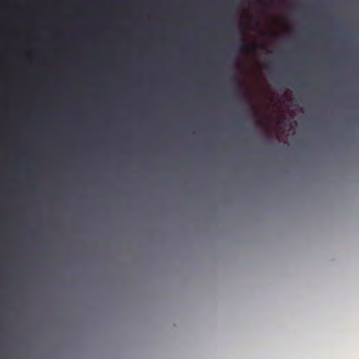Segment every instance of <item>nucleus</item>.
Wrapping results in <instances>:
<instances>
[{
	"instance_id": "7ed1b4c3",
	"label": "nucleus",
	"mask_w": 359,
	"mask_h": 359,
	"mask_svg": "<svg viewBox=\"0 0 359 359\" xmlns=\"http://www.w3.org/2000/svg\"><path fill=\"white\" fill-rule=\"evenodd\" d=\"M238 96H239V97H240L241 99H242V100H246V101H247L248 104H250L251 109H252V110L253 111V112H254V113H253V116H254L255 118H257V111H256V109H255V107L252 104L251 102H250V101L249 100V99L248 98V97H247L246 94H245V93H244L239 92V93H238Z\"/></svg>"
},
{
	"instance_id": "39448f33",
	"label": "nucleus",
	"mask_w": 359,
	"mask_h": 359,
	"mask_svg": "<svg viewBox=\"0 0 359 359\" xmlns=\"http://www.w3.org/2000/svg\"><path fill=\"white\" fill-rule=\"evenodd\" d=\"M226 32H227V30L229 29V27H231V25H234L235 24H228V23H226ZM239 25H247L248 24H238ZM255 25H259L260 24H254Z\"/></svg>"
},
{
	"instance_id": "423d86ee",
	"label": "nucleus",
	"mask_w": 359,
	"mask_h": 359,
	"mask_svg": "<svg viewBox=\"0 0 359 359\" xmlns=\"http://www.w3.org/2000/svg\"><path fill=\"white\" fill-rule=\"evenodd\" d=\"M265 137H266V139L267 140H269V141H271V140H272V139H273V135H272V134H271V133H266L265 134Z\"/></svg>"
},
{
	"instance_id": "0eeeda50",
	"label": "nucleus",
	"mask_w": 359,
	"mask_h": 359,
	"mask_svg": "<svg viewBox=\"0 0 359 359\" xmlns=\"http://www.w3.org/2000/svg\"><path fill=\"white\" fill-rule=\"evenodd\" d=\"M256 124L258 126H262V122L258 119H256Z\"/></svg>"
},
{
	"instance_id": "dca6fc26",
	"label": "nucleus",
	"mask_w": 359,
	"mask_h": 359,
	"mask_svg": "<svg viewBox=\"0 0 359 359\" xmlns=\"http://www.w3.org/2000/svg\"><path fill=\"white\" fill-rule=\"evenodd\" d=\"M161 22H162V23H164L165 22H164V21H162Z\"/></svg>"
},
{
	"instance_id": "f3484780",
	"label": "nucleus",
	"mask_w": 359,
	"mask_h": 359,
	"mask_svg": "<svg viewBox=\"0 0 359 359\" xmlns=\"http://www.w3.org/2000/svg\"><path fill=\"white\" fill-rule=\"evenodd\" d=\"M174 25H177V23H175Z\"/></svg>"
},
{
	"instance_id": "20e7f679",
	"label": "nucleus",
	"mask_w": 359,
	"mask_h": 359,
	"mask_svg": "<svg viewBox=\"0 0 359 359\" xmlns=\"http://www.w3.org/2000/svg\"><path fill=\"white\" fill-rule=\"evenodd\" d=\"M231 80L236 81L238 88H241L243 87V83L241 81L238 80L236 77H232Z\"/></svg>"
},
{
	"instance_id": "4468645a",
	"label": "nucleus",
	"mask_w": 359,
	"mask_h": 359,
	"mask_svg": "<svg viewBox=\"0 0 359 359\" xmlns=\"http://www.w3.org/2000/svg\"><path fill=\"white\" fill-rule=\"evenodd\" d=\"M331 22L334 23V22H337V21H332Z\"/></svg>"
},
{
	"instance_id": "1a4fd4ad",
	"label": "nucleus",
	"mask_w": 359,
	"mask_h": 359,
	"mask_svg": "<svg viewBox=\"0 0 359 359\" xmlns=\"http://www.w3.org/2000/svg\"><path fill=\"white\" fill-rule=\"evenodd\" d=\"M273 0H268V3H269V4H273Z\"/></svg>"
},
{
	"instance_id": "2eb2a0df",
	"label": "nucleus",
	"mask_w": 359,
	"mask_h": 359,
	"mask_svg": "<svg viewBox=\"0 0 359 359\" xmlns=\"http://www.w3.org/2000/svg\"><path fill=\"white\" fill-rule=\"evenodd\" d=\"M225 46H226V47H227V43H226H226H225Z\"/></svg>"
},
{
	"instance_id": "f8f14e48",
	"label": "nucleus",
	"mask_w": 359,
	"mask_h": 359,
	"mask_svg": "<svg viewBox=\"0 0 359 359\" xmlns=\"http://www.w3.org/2000/svg\"><path fill=\"white\" fill-rule=\"evenodd\" d=\"M32 187L33 189H36L37 187H36V185H33V186H32Z\"/></svg>"
},
{
	"instance_id": "6e6552de",
	"label": "nucleus",
	"mask_w": 359,
	"mask_h": 359,
	"mask_svg": "<svg viewBox=\"0 0 359 359\" xmlns=\"http://www.w3.org/2000/svg\"><path fill=\"white\" fill-rule=\"evenodd\" d=\"M276 83L277 86H283L282 83L280 81H276Z\"/></svg>"
},
{
	"instance_id": "9d476101",
	"label": "nucleus",
	"mask_w": 359,
	"mask_h": 359,
	"mask_svg": "<svg viewBox=\"0 0 359 359\" xmlns=\"http://www.w3.org/2000/svg\"><path fill=\"white\" fill-rule=\"evenodd\" d=\"M330 25H332V26H333V27H336V26H337V23H334V24H330Z\"/></svg>"
},
{
	"instance_id": "9b49d317",
	"label": "nucleus",
	"mask_w": 359,
	"mask_h": 359,
	"mask_svg": "<svg viewBox=\"0 0 359 359\" xmlns=\"http://www.w3.org/2000/svg\"><path fill=\"white\" fill-rule=\"evenodd\" d=\"M3 7V4L0 2V9Z\"/></svg>"
},
{
	"instance_id": "f257e3e1",
	"label": "nucleus",
	"mask_w": 359,
	"mask_h": 359,
	"mask_svg": "<svg viewBox=\"0 0 359 359\" xmlns=\"http://www.w3.org/2000/svg\"><path fill=\"white\" fill-rule=\"evenodd\" d=\"M233 48L236 51L243 54H251L257 49V45L255 43H248L243 40L239 43L235 44Z\"/></svg>"
},
{
	"instance_id": "ddd939ff",
	"label": "nucleus",
	"mask_w": 359,
	"mask_h": 359,
	"mask_svg": "<svg viewBox=\"0 0 359 359\" xmlns=\"http://www.w3.org/2000/svg\"><path fill=\"white\" fill-rule=\"evenodd\" d=\"M302 84H303V86H306V83H303Z\"/></svg>"
},
{
	"instance_id": "f03ea898",
	"label": "nucleus",
	"mask_w": 359,
	"mask_h": 359,
	"mask_svg": "<svg viewBox=\"0 0 359 359\" xmlns=\"http://www.w3.org/2000/svg\"><path fill=\"white\" fill-rule=\"evenodd\" d=\"M227 5H228V1L226 0V21L224 22H233V21H231L229 19V15H228V13H227ZM236 22H239V23H241V22H261L260 21H243V20H239V21H236ZM264 22H287L286 21H264Z\"/></svg>"
}]
</instances>
